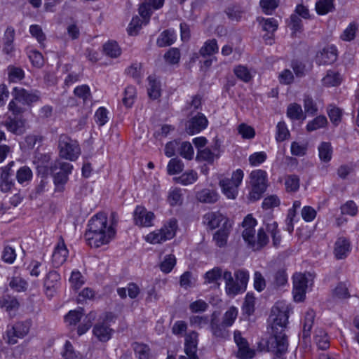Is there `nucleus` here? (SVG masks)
I'll list each match as a JSON object with an SVG mask.
<instances>
[{
	"label": "nucleus",
	"mask_w": 359,
	"mask_h": 359,
	"mask_svg": "<svg viewBox=\"0 0 359 359\" xmlns=\"http://www.w3.org/2000/svg\"><path fill=\"white\" fill-rule=\"evenodd\" d=\"M242 225L244 229L242 232V237L248 247L253 250H259L268 244L269 239L266 232L271 235L274 246L277 247L280 245L281 238L276 222L271 221V222L266 223L265 228H260L257 236L255 229L257 220L251 215H248L245 217Z\"/></svg>",
	"instance_id": "1"
},
{
	"label": "nucleus",
	"mask_w": 359,
	"mask_h": 359,
	"mask_svg": "<svg viewBox=\"0 0 359 359\" xmlns=\"http://www.w3.org/2000/svg\"><path fill=\"white\" fill-rule=\"evenodd\" d=\"M271 318H273L272 336L266 342V348L269 351L281 355L287 351L288 347L287 339L283 332L289 318L288 306L282 302L277 303L271 309Z\"/></svg>",
	"instance_id": "2"
},
{
	"label": "nucleus",
	"mask_w": 359,
	"mask_h": 359,
	"mask_svg": "<svg viewBox=\"0 0 359 359\" xmlns=\"http://www.w3.org/2000/svg\"><path fill=\"white\" fill-rule=\"evenodd\" d=\"M107 217L103 212L97 213L89 220L85 238L90 247L99 248L105 245L114 236L113 228L107 227Z\"/></svg>",
	"instance_id": "3"
},
{
	"label": "nucleus",
	"mask_w": 359,
	"mask_h": 359,
	"mask_svg": "<svg viewBox=\"0 0 359 359\" xmlns=\"http://www.w3.org/2000/svg\"><path fill=\"white\" fill-rule=\"evenodd\" d=\"M13 99L8 104V110L13 115H20L24 109L18 105L16 102H21L24 104L30 105L36 102L40 99L39 93L37 90H27L23 88L15 87L12 92Z\"/></svg>",
	"instance_id": "4"
},
{
	"label": "nucleus",
	"mask_w": 359,
	"mask_h": 359,
	"mask_svg": "<svg viewBox=\"0 0 359 359\" xmlns=\"http://www.w3.org/2000/svg\"><path fill=\"white\" fill-rule=\"evenodd\" d=\"M73 166L67 162L56 161L51 164L49 170L53 176L56 191H63L64 186L68 181V175L72 172Z\"/></svg>",
	"instance_id": "5"
},
{
	"label": "nucleus",
	"mask_w": 359,
	"mask_h": 359,
	"mask_svg": "<svg viewBox=\"0 0 359 359\" xmlns=\"http://www.w3.org/2000/svg\"><path fill=\"white\" fill-rule=\"evenodd\" d=\"M250 179L252 187L250 198L252 201H257L266 189L267 173L265 170L261 169L255 170L251 172Z\"/></svg>",
	"instance_id": "6"
},
{
	"label": "nucleus",
	"mask_w": 359,
	"mask_h": 359,
	"mask_svg": "<svg viewBox=\"0 0 359 359\" xmlns=\"http://www.w3.org/2000/svg\"><path fill=\"white\" fill-rule=\"evenodd\" d=\"M177 228V220L171 219L161 229L147 234L145 239L151 244L161 243L172 238L175 235Z\"/></svg>",
	"instance_id": "7"
},
{
	"label": "nucleus",
	"mask_w": 359,
	"mask_h": 359,
	"mask_svg": "<svg viewBox=\"0 0 359 359\" xmlns=\"http://www.w3.org/2000/svg\"><path fill=\"white\" fill-rule=\"evenodd\" d=\"M244 173L241 169H237L232 173L231 178H224L219 181L223 194L229 199H234L238 195V189L243 179Z\"/></svg>",
	"instance_id": "8"
},
{
	"label": "nucleus",
	"mask_w": 359,
	"mask_h": 359,
	"mask_svg": "<svg viewBox=\"0 0 359 359\" xmlns=\"http://www.w3.org/2000/svg\"><path fill=\"white\" fill-rule=\"evenodd\" d=\"M60 156L69 161H75L81 153L77 141L66 135H61L59 138Z\"/></svg>",
	"instance_id": "9"
},
{
	"label": "nucleus",
	"mask_w": 359,
	"mask_h": 359,
	"mask_svg": "<svg viewBox=\"0 0 359 359\" xmlns=\"http://www.w3.org/2000/svg\"><path fill=\"white\" fill-rule=\"evenodd\" d=\"M31 325L30 320L18 321L12 325H8L6 330L8 343L15 344L18 342V339L23 338L28 334Z\"/></svg>",
	"instance_id": "10"
},
{
	"label": "nucleus",
	"mask_w": 359,
	"mask_h": 359,
	"mask_svg": "<svg viewBox=\"0 0 359 359\" xmlns=\"http://www.w3.org/2000/svg\"><path fill=\"white\" fill-rule=\"evenodd\" d=\"M112 318V315L107 313L94 325L93 333L99 341L106 342L111 339L113 329L111 328L109 321L111 320Z\"/></svg>",
	"instance_id": "11"
},
{
	"label": "nucleus",
	"mask_w": 359,
	"mask_h": 359,
	"mask_svg": "<svg viewBox=\"0 0 359 359\" xmlns=\"http://www.w3.org/2000/svg\"><path fill=\"white\" fill-rule=\"evenodd\" d=\"M14 162L11 161L6 166L0 168V190L4 193L12 192L15 190V180L13 178L14 170L12 167Z\"/></svg>",
	"instance_id": "12"
},
{
	"label": "nucleus",
	"mask_w": 359,
	"mask_h": 359,
	"mask_svg": "<svg viewBox=\"0 0 359 359\" xmlns=\"http://www.w3.org/2000/svg\"><path fill=\"white\" fill-rule=\"evenodd\" d=\"M155 218L154 214L148 211L144 207L138 205L133 212L134 222L140 227H149L153 226Z\"/></svg>",
	"instance_id": "13"
},
{
	"label": "nucleus",
	"mask_w": 359,
	"mask_h": 359,
	"mask_svg": "<svg viewBox=\"0 0 359 359\" xmlns=\"http://www.w3.org/2000/svg\"><path fill=\"white\" fill-rule=\"evenodd\" d=\"M307 287V278L305 274L297 273L293 276V297L295 302H300L304 299Z\"/></svg>",
	"instance_id": "14"
},
{
	"label": "nucleus",
	"mask_w": 359,
	"mask_h": 359,
	"mask_svg": "<svg viewBox=\"0 0 359 359\" xmlns=\"http://www.w3.org/2000/svg\"><path fill=\"white\" fill-rule=\"evenodd\" d=\"M234 341L236 344L238 351L237 356L241 359H251L255 355V350L249 347L247 340L241 336V333L238 330L234 332Z\"/></svg>",
	"instance_id": "15"
},
{
	"label": "nucleus",
	"mask_w": 359,
	"mask_h": 359,
	"mask_svg": "<svg viewBox=\"0 0 359 359\" xmlns=\"http://www.w3.org/2000/svg\"><path fill=\"white\" fill-rule=\"evenodd\" d=\"M8 116L4 122V126L9 132L18 135H22L26 130L27 121L22 116Z\"/></svg>",
	"instance_id": "16"
},
{
	"label": "nucleus",
	"mask_w": 359,
	"mask_h": 359,
	"mask_svg": "<svg viewBox=\"0 0 359 359\" xmlns=\"http://www.w3.org/2000/svg\"><path fill=\"white\" fill-rule=\"evenodd\" d=\"M337 59V50L335 46H330L325 47L317 53L316 61L319 65H331Z\"/></svg>",
	"instance_id": "17"
},
{
	"label": "nucleus",
	"mask_w": 359,
	"mask_h": 359,
	"mask_svg": "<svg viewBox=\"0 0 359 359\" xmlns=\"http://www.w3.org/2000/svg\"><path fill=\"white\" fill-rule=\"evenodd\" d=\"M223 279L225 281V291L228 296L235 297L238 294L244 292L243 286H241L236 279H233L231 271H224Z\"/></svg>",
	"instance_id": "18"
},
{
	"label": "nucleus",
	"mask_w": 359,
	"mask_h": 359,
	"mask_svg": "<svg viewBox=\"0 0 359 359\" xmlns=\"http://www.w3.org/2000/svg\"><path fill=\"white\" fill-rule=\"evenodd\" d=\"M259 25L264 31L268 32L264 35L263 38L266 43L272 44L273 33L278 27V23L274 18H259Z\"/></svg>",
	"instance_id": "19"
},
{
	"label": "nucleus",
	"mask_w": 359,
	"mask_h": 359,
	"mask_svg": "<svg viewBox=\"0 0 359 359\" xmlns=\"http://www.w3.org/2000/svg\"><path fill=\"white\" fill-rule=\"evenodd\" d=\"M68 250L66 248L64 240L60 238L57 245L55 247L52 259L55 267H59L63 264L68 257Z\"/></svg>",
	"instance_id": "20"
},
{
	"label": "nucleus",
	"mask_w": 359,
	"mask_h": 359,
	"mask_svg": "<svg viewBox=\"0 0 359 359\" xmlns=\"http://www.w3.org/2000/svg\"><path fill=\"white\" fill-rule=\"evenodd\" d=\"M351 250V242L345 237H339L334 243V255L336 259H345Z\"/></svg>",
	"instance_id": "21"
},
{
	"label": "nucleus",
	"mask_w": 359,
	"mask_h": 359,
	"mask_svg": "<svg viewBox=\"0 0 359 359\" xmlns=\"http://www.w3.org/2000/svg\"><path fill=\"white\" fill-rule=\"evenodd\" d=\"M225 220L229 219L219 212H208L203 217V224L210 229L219 227L220 224L225 223Z\"/></svg>",
	"instance_id": "22"
},
{
	"label": "nucleus",
	"mask_w": 359,
	"mask_h": 359,
	"mask_svg": "<svg viewBox=\"0 0 359 359\" xmlns=\"http://www.w3.org/2000/svg\"><path fill=\"white\" fill-rule=\"evenodd\" d=\"M231 227L232 225L230 221L225 220V223H223L222 228L215 233L213 239L217 246L222 248L226 245Z\"/></svg>",
	"instance_id": "23"
},
{
	"label": "nucleus",
	"mask_w": 359,
	"mask_h": 359,
	"mask_svg": "<svg viewBox=\"0 0 359 359\" xmlns=\"http://www.w3.org/2000/svg\"><path fill=\"white\" fill-rule=\"evenodd\" d=\"M207 125L208 120L206 117L203 114H199L189 121L187 131L189 134L194 135L205 129Z\"/></svg>",
	"instance_id": "24"
},
{
	"label": "nucleus",
	"mask_w": 359,
	"mask_h": 359,
	"mask_svg": "<svg viewBox=\"0 0 359 359\" xmlns=\"http://www.w3.org/2000/svg\"><path fill=\"white\" fill-rule=\"evenodd\" d=\"M227 326L220 323L216 317L212 316L210 322V329L212 335L219 339H226L229 337V331Z\"/></svg>",
	"instance_id": "25"
},
{
	"label": "nucleus",
	"mask_w": 359,
	"mask_h": 359,
	"mask_svg": "<svg viewBox=\"0 0 359 359\" xmlns=\"http://www.w3.org/2000/svg\"><path fill=\"white\" fill-rule=\"evenodd\" d=\"M219 144L217 142L212 146V150L210 147H205L204 149H198L196 159L198 161H206L208 163H212L215 158L219 157V155L215 154L219 150Z\"/></svg>",
	"instance_id": "26"
},
{
	"label": "nucleus",
	"mask_w": 359,
	"mask_h": 359,
	"mask_svg": "<svg viewBox=\"0 0 359 359\" xmlns=\"http://www.w3.org/2000/svg\"><path fill=\"white\" fill-rule=\"evenodd\" d=\"M60 280V274L55 271H50L46 275L43 285L46 289L47 296L52 297L55 291V288L57 286Z\"/></svg>",
	"instance_id": "27"
},
{
	"label": "nucleus",
	"mask_w": 359,
	"mask_h": 359,
	"mask_svg": "<svg viewBox=\"0 0 359 359\" xmlns=\"http://www.w3.org/2000/svg\"><path fill=\"white\" fill-rule=\"evenodd\" d=\"M223 273L220 267H214L204 274V284H212L214 287L218 288L220 285L218 281L223 277Z\"/></svg>",
	"instance_id": "28"
},
{
	"label": "nucleus",
	"mask_w": 359,
	"mask_h": 359,
	"mask_svg": "<svg viewBox=\"0 0 359 359\" xmlns=\"http://www.w3.org/2000/svg\"><path fill=\"white\" fill-rule=\"evenodd\" d=\"M198 334L191 331L185 336V353L196 354Z\"/></svg>",
	"instance_id": "29"
},
{
	"label": "nucleus",
	"mask_w": 359,
	"mask_h": 359,
	"mask_svg": "<svg viewBox=\"0 0 359 359\" xmlns=\"http://www.w3.org/2000/svg\"><path fill=\"white\" fill-rule=\"evenodd\" d=\"M176 39V35L173 30L166 29L162 32L157 40L156 44L158 47H165L172 45Z\"/></svg>",
	"instance_id": "30"
},
{
	"label": "nucleus",
	"mask_w": 359,
	"mask_h": 359,
	"mask_svg": "<svg viewBox=\"0 0 359 359\" xmlns=\"http://www.w3.org/2000/svg\"><path fill=\"white\" fill-rule=\"evenodd\" d=\"M0 306L5 309L7 312L11 313L18 309L20 303L16 297L4 295L0 298Z\"/></svg>",
	"instance_id": "31"
},
{
	"label": "nucleus",
	"mask_w": 359,
	"mask_h": 359,
	"mask_svg": "<svg viewBox=\"0 0 359 359\" xmlns=\"http://www.w3.org/2000/svg\"><path fill=\"white\" fill-rule=\"evenodd\" d=\"M318 149L319 158L322 161L327 163L331 161L333 149L330 142H321L319 144Z\"/></svg>",
	"instance_id": "32"
},
{
	"label": "nucleus",
	"mask_w": 359,
	"mask_h": 359,
	"mask_svg": "<svg viewBox=\"0 0 359 359\" xmlns=\"http://www.w3.org/2000/svg\"><path fill=\"white\" fill-rule=\"evenodd\" d=\"M219 47L216 39H210L206 41L199 50V55L202 57L211 56L217 53Z\"/></svg>",
	"instance_id": "33"
},
{
	"label": "nucleus",
	"mask_w": 359,
	"mask_h": 359,
	"mask_svg": "<svg viewBox=\"0 0 359 359\" xmlns=\"http://www.w3.org/2000/svg\"><path fill=\"white\" fill-rule=\"evenodd\" d=\"M128 291V294L130 298L135 299L136 298L139 294L140 293V287L133 283H130L127 287H118L117 289V293L119 297L122 299H125L127 297L126 292Z\"/></svg>",
	"instance_id": "34"
},
{
	"label": "nucleus",
	"mask_w": 359,
	"mask_h": 359,
	"mask_svg": "<svg viewBox=\"0 0 359 359\" xmlns=\"http://www.w3.org/2000/svg\"><path fill=\"white\" fill-rule=\"evenodd\" d=\"M314 340L319 348L325 350L330 346V340L325 331L322 328L315 330Z\"/></svg>",
	"instance_id": "35"
},
{
	"label": "nucleus",
	"mask_w": 359,
	"mask_h": 359,
	"mask_svg": "<svg viewBox=\"0 0 359 359\" xmlns=\"http://www.w3.org/2000/svg\"><path fill=\"white\" fill-rule=\"evenodd\" d=\"M32 171L27 165L20 167L15 174L16 180L20 184H27L32 179Z\"/></svg>",
	"instance_id": "36"
},
{
	"label": "nucleus",
	"mask_w": 359,
	"mask_h": 359,
	"mask_svg": "<svg viewBox=\"0 0 359 359\" xmlns=\"http://www.w3.org/2000/svg\"><path fill=\"white\" fill-rule=\"evenodd\" d=\"M334 10V0H319L316 3V11L318 15H326Z\"/></svg>",
	"instance_id": "37"
},
{
	"label": "nucleus",
	"mask_w": 359,
	"mask_h": 359,
	"mask_svg": "<svg viewBox=\"0 0 359 359\" xmlns=\"http://www.w3.org/2000/svg\"><path fill=\"white\" fill-rule=\"evenodd\" d=\"M315 318V312L313 310H309L304 316L303 323V337L307 338L310 336L311 330Z\"/></svg>",
	"instance_id": "38"
},
{
	"label": "nucleus",
	"mask_w": 359,
	"mask_h": 359,
	"mask_svg": "<svg viewBox=\"0 0 359 359\" xmlns=\"http://www.w3.org/2000/svg\"><path fill=\"white\" fill-rule=\"evenodd\" d=\"M341 75L338 72L330 70L327 72L325 76L322 79L323 84L327 87L338 86L341 83Z\"/></svg>",
	"instance_id": "39"
},
{
	"label": "nucleus",
	"mask_w": 359,
	"mask_h": 359,
	"mask_svg": "<svg viewBox=\"0 0 359 359\" xmlns=\"http://www.w3.org/2000/svg\"><path fill=\"white\" fill-rule=\"evenodd\" d=\"M174 180L177 183L186 186L194 183L198 180V174L196 171L189 170Z\"/></svg>",
	"instance_id": "40"
},
{
	"label": "nucleus",
	"mask_w": 359,
	"mask_h": 359,
	"mask_svg": "<svg viewBox=\"0 0 359 359\" xmlns=\"http://www.w3.org/2000/svg\"><path fill=\"white\" fill-rule=\"evenodd\" d=\"M299 177L295 175H290L285 178V187L287 192L294 193L299 190Z\"/></svg>",
	"instance_id": "41"
},
{
	"label": "nucleus",
	"mask_w": 359,
	"mask_h": 359,
	"mask_svg": "<svg viewBox=\"0 0 359 359\" xmlns=\"http://www.w3.org/2000/svg\"><path fill=\"white\" fill-rule=\"evenodd\" d=\"M197 198L202 203H213L217 201L216 192L210 189H203L197 194Z\"/></svg>",
	"instance_id": "42"
},
{
	"label": "nucleus",
	"mask_w": 359,
	"mask_h": 359,
	"mask_svg": "<svg viewBox=\"0 0 359 359\" xmlns=\"http://www.w3.org/2000/svg\"><path fill=\"white\" fill-rule=\"evenodd\" d=\"M287 116L292 120L304 119L301 105L297 103L290 104L287 109Z\"/></svg>",
	"instance_id": "43"
},
{
	"label": "nucleus",
	"mask_w": 359,
	"mask_h": 359,
	"mask_svg": "<svg viewBox=\"0 0 359 359\" xmlns=\"http://www.w3.org/2000/svg\"><path fill=\"white\" fill-rule=\"evenodd\" d=\"M327 124V118L325 116H318L306 125V130L309 132L314 131L325 127Z\"/></svg>",
	"instance_id": "44"
},
{
	"label": "nucleus",
	"mask_w": 359,
	"mask_h": 359,
	"mask_svg": "<svg viewBox=\"0 0 359 359\" xmlns=\"http://www.w3.org/2000/svg\"><path fill=\"white\" fill-rule=\"evenodd\" d=\"M104 54L110 57L116 58L121 55V49L115 41H109L103 46Z\"/></svg>",
	"instance_id": "45"
},
{
	"label": "nucleus",
	"mask_w": 359,
	"mask_h": 359,
	"mask_svg": "<svg viewBox=\"0 0 359 359\" xmlns=\"http://www.w3.org/2000/svg\"><path fill=\"white\" fill-rule=\"evenodd\" d=\"M290 136V131L284 121H280L276 126V140L283 142L288 139Z\"/></svg>",
	"instance_id": "46"
},
{
	"label": "nucleus",
	"mask_w": 359,
	"mask_h": 359,
	"mask_svg": "<svg viewBox=\"0 0 359 359\" xmlns=\"http://www.w3.org/2000/svg\"><path fill=\"white\" fill-rule=\"evenodd\" d=\"M83 315V309L79 308L76 310L69 311L65 316V320L69 325H75L81 318Z\"/></svg>",
	"instance_id": "47"
},
{
	"label": "nucleus",
	"mask_w": 359,
	"mask_h": 359,
	"mask_svg": "<svg viewBox=\"0 0 359 359\" xmlns=\"http://www.w3.org/2000/svg\"><path fill=\"white\" fill-rule=\"evenodd\" d=\"M184 167V163L181 160L174 158L168 162L167 172L170 175H176L181 172Z\"/></svg>",
	"instance_id": "48"
},
{
	"label": "nucleus",
	"mask_w": 359,
	"mask_h": 359,
	"mask_svg": "<svg viewBox=\"0 0 359 359\" xmlns=\"http://www.w3.org/2000/svg\"><path fill=\"white\" fill-rule=\"evenodd\" d=\"M238 316V310L234 306H231L223 315L222 323L227 327H231L235 322Z\"/></svg>",
	"instance_id": "49"
},
{
	"label": "nucleus",
	"mask_w": 359,
	"mask_h": 359,
	"mask_svg": "<svg viewBox=\"0 0 359 359\" xmlns=\"http://www.w3.org/2000/svg\"><path fill=\"white\" fill-rule=\"evenodd\" d=\"M180 56V51L177 48H171L165 53L164 59L167 63L175 65L179 63Z\"/></svg>",
	"instance_id": "50"
},
{
	"label": "nucleus",
	"mask_w": 359,
	"mask_h": 359,
	"mask_svg": "<svg viewBox=\"0 0 359 359\" xmlns=\"http://www.w3.org/2000/svg\"><path fill=\"white\" fill-rule=\"evenodd\" d=\"M287 283V275L285 270L280 269L277 270L273 275L272 283L275 287L285 285Z\"/></svg>",
	"instance_id": "51"
},
{
	"label": "nucleus",
	"mask_w": 359,
	"mask_h": 359,
	"mask_svg": "<svg viewBox=\"0 0 359 359\" xmlns=\"http://www.w3.org/2000/svg\"><path fill=\"white\" fill-rule=\"evenodd\" d=\"M8 79L11 82H18L22 80L25 76L24 71L17 67L9 66L8 67Z\"/></svg>",
	"instance_id": "52"
},
{
	"label": "nucleus",
	"mask_w": 359,
	"mask_h": 359,
	"mask_svg": "<svg viewBox=\"0 0 359 359\" xmlns=\"http://www.w3.org/2000/svg\"><path fill=\"white\" fill-rule=\"evenodd\" d=\"M136 97V89L134 86H128L125 89L123 102L127 107H131Z\"/></svg>",
	"instance_id": "53"
},
{
	"label": "nucleus",
	"mask_w": 359,
	"mask_h": 359,
	"mask_svg": "<svg viewBox=\"0 0 359 359\" xmlns=\"http://www.w3.org/2000/svg\"><path fill=\"white\" fill-rule=\"evenodd\" d=\"M148 95L153 100L158 98L161 95L159 83L152 79L151 76L149 77Z\"/></svg>",
	"instance_id": "54"
},
{
	"label": "nucleus",
	"mask_w": 359,
	"mask_h": 359,
	"mask_svg": "<svg viewBox=\"0 0 359 359\" xmlns=\"http://www.w3.org/2000/svg\"><path fill=\"white\" fill-rule=\"evenodd\" d=\"M176 264V259L175 255H166L163 261L160 264L161 270L165 273H170Z\"/></svg>",
	"instance_id": "55"
},
{
	"label": "nucleus",
	"mask_w": 359,
	"mask_h": 359,
	"mask_svg": "<svg viewBox=\"0 0 359 359\" xmlns=\"http://www.w3.org/2000/svg\"><path fill=\"white\" fill-rule=\"evenodd\" d=\"M304 107L305 112L311 116H314L318 111V107L313 98L308 95L304 97Z\"/></svg>",
	"instance_id": "56"
},
{
	"label": "nucleus",
	"mask_w": 359,
	"mask_h": 359,
	"mask_svg": "<svg viewBox=\"0 0 359 359\" xmlns=\"http://www.w3.org/2000/svg\"><path fill=\"white\" fill-rule=\"evenodd\" d=\"M180 154L184 158L191 160L194 156V149L189 142H183L178 147Z\"/></svg>",
	"instance_id": "57"
},
{
	"label": "nucleus",
	"mask_w": 359,
	"mask_h": 359,
	"mask_svg": "<svg viewBox=\"0 0 359 359\" xmlns=\"http://www.w3.org/2000/svg\"><path fill=\"white\" fill-rule=\"evenodd\" d=\"M233 72L236 76L244 82H248L252 79V75L249 69L243 65H238L233 69Z\"/></svg>",
	"instance_id": "58"
},
{
	"label": "nucleus",
	"mask_w": 359,
	"mask_h": 359,
	"mask_svg": "<svg viewBox=\"0 0 359 359\" xmlns=\"http://www.w3.org/2000/svg\"><path fill=\"white\" fill-rule=\"evenodd\" d=\"M10 287L17 292L25 291L27 288L28 284L26 280L20 277H14L10 281Z\"/></svg>",
	"instance_id": "59"
},
{
	"label": "nucleus",
	"mask_w": 359,
	"mask_h": 359,
	"mask_svg": "<svg viewBox=\"0 0 359 359\" xmlns=\"http://www.w3.org/2000/svg\"><path fill=\"white\" fill-rule=\"evenodd\" d=\"M327 114L330 121L334 125H338L341 121L342 111L339 108L330 105L327 108Z\"/></svg>",
	"instance_id": "60"
},
{
	"label": "nucleus",
	"mask_w": 359,
	"mask_h": 359,
	"mask_svg": "<svg viewBox=\"0 0 359 359\" xmlns=\"http://www.w3.org/2000/svg\"><path fill=\"white\" fill-rule=\"evenodd\" d=\"M69 282L72 286L77 290L80 288L84 283V279L81 273L79 271H74L72 272Z\"/></svg>",
	"instance_id": "61"
},
{
	"label": "nucleus",
	"mask_w": 359,
	"mask_h": 359,
	"mask_svg": "<svg viewBox=\"0 0 359 359\" xmlns=\"http://www.w3.org/2000/svg\"><path fill=\"white\" fill-rule=\"evenodd\" d=\"M29 32L32 36L36 39L41 45L46 40V35L43 32L41 27L38 25H32L29 27Z\"/></svg>",
	"instance_id": "62"
},
{
	"label": "nucleus",
	"mask_w": 359,
	"mask_h": 359,
	"mask_svg": "<svg viewBox=\"0 0 359 359\" xmlns=\"http://www.w3.org/2000/svg\"><path fill=\"white\" fill-rule=\"evenodd\" d=\"M62 355L66 359H81V355L74 351L72 344L69 341H67L65 344Z\"/></svg>",
	"instance_id": "63"
},
{
	"label": "nucleus",
	"mask_w": 359,
	"mask_h": 359,
	"mask_svg": "<svg viewBox=\"0 0 359 359\" xmlns=\"http://www.w3.org/2000/svg\"><path fill=\"white\" fill-rule=\"evenodd\" d=\"M134 350L139 359H149L150 352L148 346L142 344H135Z\"/></svg>",
	"instance_id": "64"
}]
</instances>
